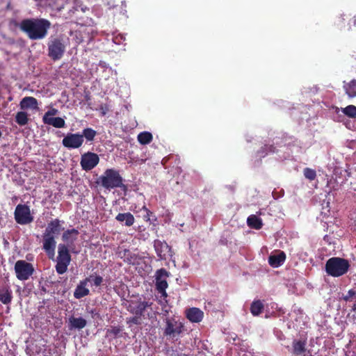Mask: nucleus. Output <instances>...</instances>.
Segmentation results:
<instances>
[{
  "instance_id": "nucleus-38",
  "label": "nucleus",
  "mask_w": 356,
  "mask_h": 356,
  "mask_svg": "<svg viewBox=\"0 0 356 356\" xmlns=\"http://www.w3.org/2000/svg\"><path fill=\"white\" fill-rule=\"evenodd\" d=\"M58 113V110L56 108H51L50 110L47 111L44 115L42 117V122H45V118L47 119H51L54 115H56Z\"/></svg>"
},
{
  "instance_id": "nucleus-2",
  "label": "nucleus",
  "mask_w": 356,
  "mask_h": 356,
  "mask_svg": "<svg viewBox=\"0 0 356 356\" xmlns=\"http://www.w3.org/2000/svg\"><path fill=\"white\" fill-rule=\"evenodd\" d=\"M97 183L108 190L116 188L125 189L127 188L123 184V179L119 171L113 168L106 169L104 174L98 178Z\"/></svg>"
},
{
  "instance_id": "nucleus-30",
  "label": "nucleus",
  "mask_w": 356,
  "mask_h": 356,
  "mask_svg": "<svg viewBox=\"0 0 356 356\" xmlns=\"http://www.w3.org/2000/svg\"><path fill=\"white\" fill-rule=\"evenodd\" d=\"M152 135L147 131L141 132L138 136V140L142 145H147L152 140Z\"/></svg>"
},
{
  "instance_id": "nucleus-24",
  "label": "nucleus",
  "mask_w": 356,
  "mask_h": 356,
  "mask_svg": "<svg viewBox=\"0 0 356 356\" xmlns=\"http://www.w3.org/2000/svg\"><path fill=\"white\" fill-rule=\"evenodd\" d=\"M343 89L346 94L350 97L353 98L356 97V80L353 79L348 83H345Z\"/></svg>"
},
{
  "instance_id": "nucleus-39",
  "label": "nucleus",
  "mask_w": 356,
  "mask_h": 356,
  "mask_svg": "<svg viewBox=\"0 0 356 356\" xmlns=\"http://www.w3.org/2000/svg\"><path fill=\"white\" fill-rule=\"evenodd\" d=\"M159 304L162 306V313L163 315L166 316L169 313V309L167 307L168 302H165V301L163 300H159Z\"/></svg>"
},
{
  "instance_id": "nucleus-14",
  "label": "nucleus",
  "mask_w": 356,
  "mask_h": 356,
  "mask_svg": "<svg viewBox=\"0 0 356 356\" xmlns=\"http://www.w3.org/2000/svg\"><path fill=\"white\" fill-rule=\"evenodd\" d=\"M168 276V272L161 268L156 272V289L157 291H164L168 288V282L165 278Z\"/></svg>"
},
{
  "instance_id": "nucleus-43",
  "label": "nucleus",
  "mask_w": 356,
  "mask_h": 356,
  "mask_svg": "<svg viewBox=\"0 0 356 356\" xmlns=\"http://www.w3.org/2000/svg\"><path fill=\"white\" fill-rule=\"evenodd\" d=\"M352 310L356 312V300L355 301L353 305L352 306Z\"/></svg>"
},
{
  "instance_id": "nucleus-20",
  "label": "nucleus",
  "mask_w": 356,
  "mask_h": 356,
  "mask_svg": "<svg viewBox=\"0 0 356 356\" xmlns=\"http://www.w3.org/2000/svg\"><path fill=\"white\" fill-rule=\"evenodd\" d=\"M115 220L127 227L133 225L135 222L134 216L130 212L118 213Z\"/></svg>"
},
{
  "instance_id": "nucleus-23",
  "label": "nucleus",
  "mask_w": 356,
  "mask_h": 356,
  "mask_svg": "<svg viewBox=\"0 0 356 356\" xmlns=\"http://www.w3.org/2000/svg\"><path fill=\"white\" fill-rule=\"evenodd\" d=\"M19 106L21 109L24 110L29 108H37L38 106V100L33 97H24L20 103Z\"/></svg>"
},
{
  "instance_id": "nucleus-19",
  "label": "nucleus",
  "mask_w": 356,
  "mask_h": 356,
  "mask_svg": "<svg viewBox=\"0 0 356 356\" xmlns=\"http://www.w3.org/2000/svg\"><path fill=\"white\" fill-rule=\"evenodd\" d=\"M204 313L197 307H192L186 311V318L193 323H199L203 318Z\"/></svg>"
},
{
  "instance_id": "nucleus-40",
  "label": "nucleus",
  "mask_w": 356,
  "mask_h": 356,
  "mask_svg": "<svg viewBox=\"0 0 356 356\" xmlns=\"http://www.w3.org/2000/svg\"><path fill=\"white\" fill-rule=\"evenodd\" d=\"M265 151L268 152H275V147L273 145H266L264 147H262Z\"/></svg>"
},
{
  "instance_id": "nucleus-5",
  "label": "nucleus",
  "mask_w": 356,
  "mask_h": 356,
  "mask_svg": "<svg viewBox=\"0 0 356 356\" xmlns=\"http://www.w3.org/2000/svg\"><path fill=\"white\" fill-rule=\"evenodd\" d=\"M72 258L68 247L60 243L58 247V256L56 257V271L59 275L64 274L71 262Z\"/></svg>"
},
{
  "instance_id": "nucleus-42",
  "label": "nucleus",
  "mask_w": 356,
  "mask_h": 356,
  "mask_svg": "<svg viewBox=\"0 0 356 356\" xmlns=\"http://www.w3.org/2000/svg\"><path fill=\"white\" fill-rule=\"evenodd\" d=\"M165 290L166 289H164V291H158V292L161 294V298L163 299L165 301V302H167L166 298L168 297V294Z\"/></svg>"
},
{
  "instance_id": "nucleus-9",
  "label": "nucleus",
  "mask_w": 356,
  "mask_h": 356,
  "mask_svg": "<svg viewBox=\"0 0 356 356\" xmlns=\"http://www.w3.org/2000/svg\"><path fill=\"white\" fill-rule=\"evenodd\" d=\"M15 271L17 278L24 281L29 279L35 269L32 264L24 260H19L15 264Z\"/></svg>"
},
{
  "instance_id": "nucleus-8",
  "label": "nucleus",
  "mask_w": 356,
  "mask_h": 356,
  "mask_svg": "<svg viewBox=\"0 0 356 356\" xmlns=\"http://www.w3.org/2000/svg\"><path fill=\"white\" fill-rule=\"evenodd\" d=\"M14 217L16 222L22 225L30 224L34 219L31 215L30 207L26 204H22L16 206Z\"/></svg>"
},
{
  "instance_id": "nucleus-28",
  "label": "nucleus",
  "mask_w": 356,
  "mask_h": 356,
  "mask_svg": "<svg viewBox=\"0 0 356 356\" xmlns=\"http://www.w3.org/2000/svg\"><path fill=\"white\" fill-rule=\"evenodd\" d=\"M264 304L259 300H254L250 305V312L254 316H259L264 310Z\"/></svg>"
},
{
  "instance_id": "nucleus-7",
  "label": "nucleus",
  "mask_w": 356,
  "mask_h": 356,
  "mask_svg": "<svg viewBox=\"0 0 356 356\" xmlns=\"http://www.w3.org/2000/svg\"><path fill=\"white\" fill-rule=\"evenodd\" d=\"M184 324L173 318L165 319V327L163 330V335L169 339L177 340L178 337L183 332Z\"/></svg>"
},
{
  "instance_id": "nucleus-22",
  "label": "nucleus",
  "mask_w": 356,
  "mask_h": 356,
  "mask_svg": "<svg viewBox=\"0 0 356 356\" xmlns=\"http://www.w3.org/2000/svg\"><path fill=\"white\" fill-rule=\"evenodd\" d=\"M119 256L120 258L123 259L124 262L132 265L135 264L138 259V256L127 249L120 251Z\"/></svg>"
},
{
  "instance_id": "nucleus-27",
  "label": "nucleus",
  "mask_w": 356,
  "mask_h": 356,
  "mask_svg": "<svg viewBox=\"0 0 356 356\" xmlns=\"http://www.w3.org/2000/svg\"><path fill=\"white\" fill-rule=\"evenodd\" d=\"M306 343L302 341H294L293 342V353L296 355H303L306 350Z\"/></svg>"
},
{
  "instance_id": "nucleus-11",
  "label": "nucleus",
  "mask_w": 356,
  "mask_h": 356,
  "mask_svg": "<svg viewBox=\"0 0 356 356\" xmlns=\"http://www.w3.org/2000/svg\"><path fill=\"white\" fill-rule=\"evenodd\" d=\"M83 136L79 134L68 133L63 139V145L67 149L79 148L83 143Z\"/></svg>"
},
{
  "instance_id": "nucleus-18",
  "label": "nucleus",
  "mask_w": 356,
  "mask_h": 356,
  "mask_svg": "<svg viewBox=\"0 0 356 356\" xmlns=\"http://www.w3.org/2000/svg\"><path fill=\"white\" fill-rule=\"evenodd\" d=\"M61 230L62 227L60 225V221L56 218L51 220L48 223L44 232L48 233L49 234L52 236H57L60 234Z\"/></svg>"
},
{
  "instance_id": "nucleus-21",
  "label": "nucleus",
  "mask_w": 356,
  "mask_h": 356,
  "mask_svg": "<svg viewBox=\"0 0 356 356\" xmlns=\"http://www.w3.org/2000/svg\"><path fill=\"white\" fill-rule=\"evenodd\" d=\"M79 234V232L76 229H67L63 233L62 240L67 245H72L77 239Z\"/></svg>"
},
{
  "instance_id": "nucleus-15",
  "label": "nucleus",
  "mask_w": 356,
  "mask_h": 356,
  "mask_svg": "<svg viewBox=\"0 0 356 356\" xmlns=\"http://www.w3.org/2000/svg\"><path fill=\"white\" fill-rule=\"evenodd\" d=\"M13 291L8 284L0 286V302L9 305L13 300Z\"/></svg>"
},
{
  "instance_id": "nucleus-33",
  "label": "nucleus",
  "mask_w": 356,
  "mask_h": 356,
  "mask_svg": "<svg viewBox=\"0 0 356 356\" xmlns=\"http://www.w3.org/2000/svg\"><path fill=\"white\" fill-rule=\"evenodd\" d=\"M342 112L344 115L349 118H356V106L354 105H349L342 109Z\"/></svg>"
},
{
  "instance_id": "nucleus-1",
  "label": "nucleus",
  "mask_w": 356,
  "mask_h": 356,
  "mask_svg": "<svg viewBox=\"0 0 356 356\" xmlns=\"http://www.w3.org/2000/svg\"><path fill=\"white\" fill-rule=\"evenodd\" d=\"M51 26L50 21L45 18L32 17L22 19L19 28L30 40H39L47 36Z\"/></svg>"
},
{
  "instance_id": "nucleus-4",
  "label": "nucleus",
  "mask_w": 356,
  "mask_h": 356,
  "mask_svg": "<svg viewBox=\"0 0 356 356\" xmlns=\"http://www.w3.org/2000/svg\"><path fill=\"white\" fill-rule=\"evenodd\" d=\"M350 268L349 261L341 257H332L325 264L327 275L338 277L346 274Z\"/></svg>"
},
{
  "instance_id": "nucleus-41",
  "label": "nucleus",
  "mask_w": 356,
  "mask_h": 356,
  "mask_svg": "<svg viewBox=\"0 0 356 356\" xmlns=\"http://www.w3.org/2000/svg\"><path fill=\"white\" fill-rule=\"evenodd\" d=\"M121 330L118 327H114L112 328V330L110 331L111 334H113L115 336H117L120 332Z\"/></svg>"
},
{
  "instance_id": "nucleus-12",
  "label": "nucleus",
  "mask_w": 356,
  "mask_h": 356,
  "mask_svg": "<svg viewBox=\"0 0 356 356\" xmlns=\"http://www.w3.org/2000/svg\"><path fill=\"white\" fill-rule=\"evenodd\" d=\"M56 237V236H52L44 232L42 235V248L51 259H54L55 255V249L56 246V241L55 240Z\"/></svg>"
},
{
  "instance_id": "nucleus-13",
  "label": "nucleus",
  "mask_w": 356,
  "mask_h": 356,
  "mask_svg": "<svg viewBox=\"0 0 356 356\" xmlns=\"http://www.w3.org/2000/svg\"><path fill=\"white\" fill-rule=\"evenodd\" d=\"M154 248L157 257L161 260H165L168 257L172 256L171 247L165 241L154 240Z\"/></svg>"
},
{
  "instance_id": "nucleus-36",
  "label": "nucleus",
  "mask_w": 356,
  "mask_h": 356,
  "mask_svg": "<svg viewBox=\"0 0 356 356\" xmlns=\"http://www.w3.org/2000/svg\"><path fill=\"white\" fill-rule=\"evenodd\" d=\"M141 316L138 315H135L133 317H130L129 318H127V323L129 324V326H131V325H140L141 324Z\"/></svg>"
},
{
  "instance_id": "nucleus-32",
  "label": "nucleus",
  "mask_w": 356,
  "mask_h": 356,
  "mask_svg": "<svg viewBox=\"0 0 356 356\" xmlns=\"http://www.w3.org/2000/svg\"><path fill=\"white\" fill-rule=\"evenodd\" d=\"M97 135V131L92 128H86L83 130L82 134L81 136H83V138H86L87 141L91 142L94 140L95 137Z\"/></svg>"
},
{
  "instance_id": "nucleus-44",
  "label": "nucleus",
  "mask_w": 356,
  "mask_h": 356,
  "mask_svg": "<svg viewBox=\"0 0 356 356\" xmlns=\"http://www.w3.org/2000/svg\"><path fill=\"white\" fill-rule=\"evenodd\" d=\"M144 209L146 210L147 215H149V213H151L150 211L147 208L144 207Z\"/></svg>"
},
{
  "instance_id": "nucleus-26",
  "label": "nucleus",
  "mask_w": 356,
  "mask_h": 356,
  "mask_svg": "<svg viewBox=\"0 0 356 356\" xmlns=\"http://www.w3.org/2000/svg\"><path fill=\"white\" fill-rule=\"evenodd\" d=\"M44 124L51 125L55 128H63L65 126L64 119L60 117H54L51 119H47V118H45Z\"/></svg>"
},
{
  "instance_id": "nucleus-37",
  "label": "nucleus",
  "mask_w": 356,
  "mask_h": 356,
  "mask_svg": "<svg viewBox=\"0 0 356 356\" xmlns=\"http://www.w3.org/2000/svg\"><path fill=\"white\" fill-rule=\"evenodd\" d=\"M92 279L93 282V285L95 286H99L103 282V277L100 275H90L89 277V280Z\"/></svg>"
},
{
  "instance_id": "nucleus-6",
  "label": "nucleus",
  "mask_w": 356,
  "mask_h": 356,
  "mask_svg": "<svg viewBox=\"0 0 356 356\" xmlns=\"http://www.w3.org/2000/svg\"><path fill=\"white\" fill-rule=\"evenodd\" d=\"M153 302L150 301L142 300L141 298L138 300H131L129 305L128 310L134 315H138L143 318H152V314L147 312L148 309L152 310V305Z\"/></svg>"
},
{
  "instance_id": "nucleus-10",
  "label": "nucleus",
  "mask_w": 356,
  "mask_h": 356,
  "mask_svg": "<svg viewBox=\"0 0 356 356\" xmlns=\"http://www.w3.org/2000/svg\"><path fill=\"white\" fill-rule=\"evenodd\" d=\"M99 162L98 154L94 152H88L83 154L81 156L80 165L82 170L90 171L95 168Z\"/></svg>"
},
{
  "instance_id": "nucleus-34",
  "label": "nucleus",
  "mask_w": 356,
  "mask_h": 356,
  "mask_svg": "<svg viewBox=\"0 0 356 356\" xmlns=\"http://www.w3.org/2000/svg\"><path fill=\"white\" fill-rule=\"evenodd\" d=\"M303 173H304L305 177L310 181L314 180L316 177V171L309 168H305Z\"/></svg>"
},
{
  "instance_id": "nucleus-29",
  "label": "nucleus",
  "mask_w": 356,
  "mask_h": 356,
  "mask_svg": "<svg viewBox=\"0 0 356 356\" xmlns=\"http://www.w3.org/2000/svg\"><path fill=\"white\" fill-rule=\"evenodd\" d=\"M70 323L71 327L81 330L86 327V325L87 324V321L86 319H84L82 317H79V318L71 317L70 318Z\"/></svg>"
},
{
  "instance_id": "nucleus-17",
  "label": "nucleus",
  "mask_w": 356,
  "mask_h": 356,
  "mask_svg": "<svg viewBox=\"0 0 356 356\" xmlns=\"http://www.w3.org/2000/svg\"><path fill=\"white\" fill-rule=\"evenodd\" d=\"M286 260V254L280 250L278 254H272L268 257V264L273 268L281 266Z\"/></svg>"
},
{
  "instance_id": "nucleus-31",
  "label": "nucleus",
  "mask_w": 356,
  "mask_h": 356,
  "mask_svg": "<svg viewBox=\"0 0 356 356\" xmlns=\"http://www.w3.org/2000/svg\"><path fill=\"white\" fill-rule=\"evenodd\" d=\"M15 122L19 126H24L29 122V118L27 113L24 111H19L15 115Z\"/></svg>"
},
{
  "instance_id": "nucleus-35",
  "label": "nucleus",
  "mask_w": 356,
  "mask_h": 356,
  "mask_svg": "<svg viewBox=\"0 0 356 356\" xmlns=\"http://www.w3.org/2000/svg\"><path fill=\"white\" fill-rule=\"evenodd\" d=\"M356 297V291L354 289H350L346 294H343L341 298L346 302L352 301Z\"/></svg>"
},
{
  "instance_id": "nucleus-25",
  "label": "nucleus",
  "mask_w": 356,
  "mask_h": 356,
  "mask_svg": "<svg viewBox=\"0 0 356 356\" xmlns=\"http://www.w3.org/2000/svg\"><path fill=\"white\" fill-rule=\"evenodd\" d=\"M248 225L252 229H260L262 226V220L255 215H250L247 219Z\"/></svg>"
},
{
  "instance_id": "nucleus-45",
  "label": "nucleus",
  "mask_w": 356,
  "mask_h": 356,
  "mask_svg": "<svg viewBox=\"0 0 356 356\" xmlns=\"http://www.w3.org/2000/svg\"><path fill=\"white\" fill-rule=\"evenodd\" d=\"M353 24H354V25H356V19H353Z\"/></svg>"
},
{
  "instance_id": "nucleus-16",
  "label": "nucleus",
  "mask_w": 356,
  "mask_h": 356,
  "mask_svg": "<svg viewBox=\"0 0 356 356\" xmlns=\"http://www.w3.org/2000/svg\"><path fill=\"white\" fill-rule=\"evenodd\" d=\"M88 281L89 278L87 277L79 282L74 292V297L75 298L81 299L90 293L89 289L86 288Z\"/></svg>"
},
{
  "instance_id": "nucleus-3",
  "label": "nucleus",
  "mask_w": 356,
  "mask_h": 356,
  "mask_svg": "<svg viewBox=\"0 0 356 356\" xmlns=\"http://www.w3.org/2000/svg\"><path fill=\"white\" fill-rule=\"evenodd\" d=\"M47 56L54 61L60 60L65 52L67 43L62 36H50L47 43Z\"/></svg>"
}]
</instances>
